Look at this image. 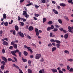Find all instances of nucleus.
<instances>
[{
  "instance_id": "obj_1",
  "label": "nucleus",
  "mask_w": 73,
  "mask_h": 73,
  "mask_svg": "<svg viewBox=\"0 0 73 73\" xmlns=\"http://www.w3.org/2000/svg\"><path fill=\"white\" fill-rule=\"evenodd\" d=\"M18 52V54L20 57H21V52H20V51L19 50L17 49L13 51H11V53L13 56H14L15 57H17V55L16 54V53Z\"/></svg>"
},
{
  "instance_id": "obj_2",
  "label": "nucleus",
  "mask_w": 73,
  "mask_h": 73,
  "mask_svg": "<svg viewBox=\"0 0 73 73\" xmlns=\"http://www.w3.org/2000/svg\"><path fill=\"white\" fill-rule=\"evenodd\" d=\"M11 45L13 46V47L15 49L17 48V45L15 43V41H13L11 42Z\"/></svg>"
},
{
  "instance_id": "obj_3",
  "label": "nucleus",
  "mask_w": 73,
  "mask_h": 73,
  "mask_svg": "<svg viewBox=\"0 0 73 73\" xmlns=\"http://www.w3.org/2000/svg\"><path fill=\"white\" fill-rule=\"evenodd\" d=\"M41 57V54H37L36 55L35 58L36 59H39Z\"/></svg>"
},
{
  "instance_id": "obj_4",
  "label": "nucleus",
  "mask_w": 73,
  "mask_h": 73,
  "mask_svg": "<svg viewBox=\"0 0 73 73\" xmlns=\"http://www.w3.org/2000/svg\"><path fill=\"white\" fill-rule=\"evenodd\" d=\"M18 34L19 36H21L22 37H24V34H23V33H22L20 31L19 32H18Z\"/></svg>"
},
{
  "instance_id": "obj_5",
  "label": "nucleus",
  "mask_w": 73,
  "mask_h": 73,
  "mask_svg": "<svg viewBox=\"0 0 73 73\" xmlns=\"http://www.w3.org/2000/svg\"><path fill=\"white\" fill-rule=\"evenodd\" d=\"M35 32L36 33V36H38L39 35V32H38V30L37 28L35 29Z\"/></svg>"
},
{
  "instance_id": "obj_6",
  "label": "nucleus",
  "mask_w": 73,
  "mask_h": 73,
  "mask_svg": "<svg viewBox=\"0 0 73 73\" xmlns=\"http://www.w3.org/2000/svg\"><path fill=\"white\" fill-rule=\"evenodd\" d=\"M2 60H3V61H5V62L6 63L8 62V61H7L8 60L7 59V58H6L4 56H2Z\"/></svg>"
},
{
  "instance_id": "obj_7",
  "label": "nucleus",
  "mask_w": 73,
  "mask_h": 73,
  "mask_svg": "<svg viewBox=\"0 0 73 73\" xmlns=\"http://www.w3.org/2000/svg\"><path fill=\"white\" fill-rule=\"evenodd\" d=\"M3 45H6V46H8V43L7 42H6L5 41H4L3 42Z\"/></svg>"
},
{
  "instance_id": "obj_8",
  "label": "nucleus",
  "mask_w": 73,
  "mask_h": 73,
  "mask_svg": "<svg viewBox=\"0 0 73 73\" xmlns=\"http://www.w3.org/2000/svg\"><path fill=\"white\" fill-rule=\"evenodd\" d=\"M53 73H57V70L56 69L53 68L51 69Z\"/></svg>"
},
{
  "instance_id": "obj_9",
  "label": "nucleus",
  "mask_w": 73,
  "mask_h": 73,
  "mask_svg": "<svg viewBox=\"0 0 73 73\" xmlns=\"http://www.w3.org/2000/svg\"><path fill=\"white\" fill-rule=\"evenodd\" d=\"M15 29L16 31H19V27L17 25H15Z\"/></svg>"
},
{
  "instance_id": "obj_10",
  "label": "nucleus",
  "mask_w": 73,
  "mask_h": 73,
  "mask_svg": "<svg viewBox=\"0 0 73 73\" xmlns=\"http://www.w3.org/2000/svg\"><path fill=\"white\" fill-rule=\"evenodd\" d=\"M68 36H69V34L67 33L65 34L64 36V38L65 39H67L68 37Z\"/></svg>"
},
{
  "instance_id": "obj_11",
  "label": "nucleus",
  "mask_w": 73,
  "mask_h": 73,
  "mask_svg": "<svg viewBox=\"0 0 73 73\" xmlns=\"http://www.w3.org/2000/svg\"><path fill=\"white\" fill-rule=\"evenodd\" d=\"M29 31H32V30H33V27L32 26H30L29 28Z\"/></svg>"
},
{
  "instance_id": "obj_12",
  "label": "nucleus",
  "mask_w": 73,
  "mask_h": 73,
  "mask_svg": "<svg viewBox=\"0 0 73 73\" xmlns=\"http://www.w3.org/2000/svg\"><path fill=\"white\" fill-rule=\"evenodd\" d=\"M60 31H62V32H63L64 33H66V30H65V29H63V28H62L60 29Z\"/></svg>"
},
{
  "instance_id": "obj_13",
  "label": "nucleus",
  "mask_w": 73,
  "mask_h": 73,
  "mask_svg": "<svg viewBox=\"0 0 73 73\" xmlns=\"http://www.w3.org/2000/svg\"><path fill=\"white\" fill-rule=\"evenodd\" d=\"M56 49H57V48H56V47H54L52 49V52H53L54 51H55Z\"/></svg>"
},
{
  "instance_id": "obj_14",
  "label": "nucleus",
  "mask_w": 73,
  "mask_h": 73,
  "mask_svg": "<svg viewBox=\"0 0 73 73\" xmlns=\"http://www.w3.org/2000/svg\"><path fill=\"white\" fill-rule=\"evenodd\" d=\"M27 11H23V16H25V15H27Z\"/></svg>"
},
{
  "instance_id": "obj_15",
  "label": "nucleus",
  "mask_w": 73,
  "mask_h": 73,
  "mask_svg": "<svg viewBox=\"0 0 73 73\" xmlns=\"http://www.w3.org/2000/svg\"><path fill=\"white\" fill-rule=\"evenodd\" d=\"M60 6H61V7H65V6L66 5L64 3H60Z\"/></svg>"
},
{
  "instance_id": "obj_16",
  "label": "nucleus",
  "mask_w": 73,
  "mask_h": 73,
  "mask_svg": "<svg viewBox=\"0 0 73 73\" xmlns=\"http://www.w3.org/2000/svg\"><path fill=\"white\" fill-rule=\"evenodd\" d=\"M52 11L54 12V13H55V14H57L58 13V11H57L56 10L54 9H53Z\"/></svg>"
},
{
  "instance_id": "obj_17",
  "label": "nucleus",
  "mask_w": 73,
  "mask_h": 73,
  "mask_svg": "<svg viewBox=\"0 0 73 73\" xmlns=\"http://www.w3.org/2000/svg\"><path fill=\"white\" fill-rule=\"evenodd\" d=\"M55 42H56L57 44H60L61 43V41H60L58 40H56Z\"/></svg>"
},
{
  "instance_id": "obj_18",
  "label": "nucleus",
  "mask_w": 73,
  "mask_h": 73,
  "mask_svg": "<svg viewBox=\"0 0 73 73\" xmlns=\"http://www.w3.org/2000/svg\"><path fill=\"white\" fill-rule=\"evenodd\" d=\"M45 73V71L44 69H42V70L39 71V73Z\"/></svg>"
},
{
  "instance_id": "obj_19",
  "label": "nucleus",
  "mask_w": 73,
  "mask_h": 73,
  "mask_svg": "<svg viewBox=\"0 0 73 73\" xmlns=\"http://www.w3.org/2000/svg\"><path fill=\"white\" fill-rule=\"evenodd\" d=\"M27 72L28 73H32V70L29 69H28Z\"/></svg>"
},
{
  "instance_id": "obj_20",
  "label": "nucleus",
  "mask_w": 73,
  "mask_h": 73,
  "mask_svg": "<svg viewBox=\"0 0 73 73\" xmlns=\"http://www.w3.org/2000/svg\"><path fill=\"white\" fill-rule=\"evenodd\" d=\"M23 54L24 55V56H27V55H28V52H27L26 51H24L23 52Z\"/></svg>"
},
{
  "instance_id": "obj_21",
  "label": "nucleus",
  "mask_w": 73,
  "mask_h": 73,
  "mask_svg": "<svg viewBox=\"0 0 73 73\" xmlns=\"http://www.w3.org/2000/svg\"><path fill=\"white\" fill-rule=\"evenodd\" d=\"M24 48H27V49H31V48L29 47H27V46H26V45H25L24 46Z\"/></svg>"
},
{
  "instance_id": "obj_22",
  "label": "nucleus",
  "mask_w": 73,
  "mask_h": 73,
  "mask_svg": "<svg viewBox=\"0 0 73 73\" xmlns=\"http://www.w3.org/2000/svg\"><path fill=\"white\" fill-rule=\"evenodd\" d=\"M64 52L65 53H66V54H69V52L68 50H64Z\"/></svg>"
},
{
  "instance_id": "obj_23",
  "label": "nucleus",
  "mask_w": 73,
  "mask_h": 73,
  "mask_svg": "<svg viewBox=\"0 0 73 73\" xmlns=\"http://www.w3.org/2000/svg\"><path fill=\"white\" fill-rule=\"evenodd\" d=\"M3 18L5 19H7V15L5 14H3Z\"/></svg>"
},
{
  "instance_id": "obj_24",
  "label": "nucleus",
  "mask_w": 73,
  "mask_h": 73,
  "mask_svg": "<svg viewBox=\"0 0 73 73\" xmlns=\"http://www.w3.org/2000/svg\"><path fill=\"white\" fill-rule=\"evenodd\" d=\"M68 3H71L72 4H73V0H68Z\"/></svg>"
},
{
  "instance_id": "obj_25",
  "label": "nucleus",
  "mask_w": 73,
  "mask_h": 73,
  "mask_svg": "<svg viewBox=\"0 0 73 73\" xmlns=\"http://www.w3.org/2000/svg\"><path fill=\"white\" fill-rule=\"evenodd\" d=\"M58 31V29L57 28L55 27L53 29V32H57V31Z\"/></svg>"
},
{
  "instance_id": "obj_26",
  "label": "nucleus",
  "mask_w": 73,
  "mask_h": 73,
  "mask_svg": "<svg viewBox=\"0 0 73 73\" xmlns=\"http://www.w3.org/2000/svg\"><path fill=\"white\" fill-rule=\"evenodd\" d=\"M48 24L49 25H51L53 24V22L51 21H49L48 22Z\"/></svg>"
},
{
  "instance_id": "obj_27",
  "label": "nucleus",
  "mask_w": 73,
  "mask_h": 73,
  "mask_svg": "<svg viewBox=\"0 0 73 73\" xmlns=\"http://www.w3.org/2000/svg\"><path fill=\"white\" fill-rule=\"evenodd\" d=\"M60 45L59 44H57L56 45V46H57V48H60Z\"/></svg>"
},
{
  "instance_id": "obj_28",
  "label": "nucleus",
  "mask_w": 73,
  "mask_h": 73,
  "mask_svg": "<svg viewBox=\"0 0 73 73\" xmlns=\"http://www.w3.org/2000/svg\"><path fill=\"white\" fill-rule=\"evenodd\" d=\"M41 3H42L43 4L45 3L46 2V1L45 0H41Z\"/></svg>"
},
{
  "instance_id": "obj_29",
  "label": "nucleus",
  "mask_w": 73,
  "mask_h": 73,
  "mask_svg": "<svg viewBox=\"0 0 73 73\" xmlns=\"http://www.w3.org/2000/svg\"><path fill=\"white\" fill-rule=\"evenodd\" d=\"M46 21V19L45 18H44L43 19V23H45V21Z\"/></svg>"
},
{
  "instance_id": "obj_30",
  "label": "nucleus",
  "mask_w": 73,
  "mask_h": 73,
  "mask_svg": "<svg viewBox=\"0 0 73 73\" xmlns=\"http://www.w3.org/2000/svg\"><path fill=\"white\" fill-rule=\"evenodd\" d=\"M4 67H5V66L3 65H2L1 66V69L2 70H3V69H4Z\"/></svg>"
},
{
  "instance_id": "obj_31",
  "label": "nucleus",
  "mask_w": 73,
  "mask_h": 73,
  "mask_svg": "<svg viewBox=\"0 0 73 73\" xmlns=\"http://www.w3.org/2000/svg\"><path fill=\"white\" fill-rule=\"evenodd\" d=\"M22 59L23 62H27V60L26 59H24L23 57L22 58Z\"/></svg>"
},
{
  "instance_id": "obj_32",
  "label": "nucleus",
  "mask_w": 73,
  "mask_h": 73,
  "mask_svg": "<svg viewBox=\"0 0 73 73\" xmlns=\"http://www.w3.org/2000/svg\"><path fill=\"white\" fill-rule=\"evenodd\" d=\"M50 41L51 42H52V43L55 42H56V40H54L53 39H52L50 40Z\"/></svg>"
},
{
  "instance_id": "obj_33",
  "label": "nucleus",
  "mask_w": 73,
  "mask_h": 73,
  "mask_svg": "<svg viewBox=\"0 0 73 73\" xmlns=\"http://www.w3.org/2000/svg\"><path fill=\"white\" fill-rule=\"evenodd\" d=\"M64 19H65L66 20H67V21H69V18H68V17H67L66 16H64Z\"/></svg>"
},
{
  "instance_id": "obj_34",
  "label": "nucleus",
  "mask_w": 73,
  "mask_h": 73,
  "mask_svg": "<svg viewBox=\"0 0 73 73\" xmlns=\"http://www.w3.org/2000/svg\"><path fill=\"white\" fill-rule=\"evenodd\" d=\"M28 51H30V53L31 54H32V53H33V51H32V50L31 49H28Z\"/></svg>"
},
{
  "instance_id": "obj_35",
  "label": "nucleus",
  "mask_w": 73,
  "mask_h": 73,
  "mask_svg": "<svg viewBox=\"0 0 73 73\" xmlns=\"http://www.w3.org/2000/svg\"><path fill=\"white\" fill-rule=\"evenodd\" d=\"M1 63L2 64H3L2 65H5V62L4 61H2L1 62Z\"/></svg>"
},
{
  "instance_id": "obj_36",
  "label": "nucleus",
  "mask_w": 73,
  "mask_h": 73,
  "mask_svg": "<svg viewBox=\"0 0 73 73\" xmlns=\"http://www.w3.org/2000/svg\"><path fill=\"white\" fill-rule=\"evenodd\" d=\"M58 21L59 22V23H60V24H62V21H61V19H58Z\"/></svg>"
},
{
  "instance_id": "obj_37",
  "label": "nucleus",
  "mask_w": 73,
  "mask_h": 73,
  "mask_svg": "<svg viewBox=\"0 0 73 73\" xmlns=\"http://www.w3.org/2000/svg\"><path fill=\"white\" fill-rule=\"evenodd\" d=\"M25 17H26V18H28L29 17V15L28 14H27L25 15Z\"/></svg>"
},
{
  "instance_id": "obj_38",
  "label": "nucleus",
  "mask_w": 73,
  "mask_h": 73,
  "mask_svg": "<svg viewBox=\"0 0 73 73\" xmlns=\"http://www.w3.org/2000/svg\"><path fill=\"white\" fill-rule=\"evenodd\" d=\"M8 22H4V25L5 26H7V25H8Z\"/></svg>"
},
{
  "instance_id": "obj_39",
  "label": "nucleus",
  "mask_w": 73,
  "mask_h": 73,
  "mask_svg": "<svg viewBox=\"0 0 73 73\" xmlns=\"http://www.w3.org/2000/svg\"><path fill=\"white\" fill-rule=\"evenodd\" d=\"M50 30H51V29L50 27H48L47 28V31H50Z\"/></svg>"
},
{
  "instance_id": "obj_40",
  "label": "nucleus",
  "mask_w": 73,
  "mask_h": 73,
  "mask_svg": "<svg viewBox=\"0 0 73 73\" xmlns=\"http://www.w3.org/2000/svg\"><path fill=\"white\" fill-rule=\"evenodd\" d=\"M20 23L21 24V26H24V22H20Z\"/></svg>"
},
{
  "instance_id": "obj_41",
  "label": "nucleus",
  "mask_w": 73,
  "mask_h": 73,
  "mask_svg": "<svg viewBox=\"0 0 73 73\" xmlns=\"http://www.w3.org/2000/svg\"><path fill=\"white\" fill-rule=\"evenodd\" d=\"M48 46L49 47L52 46V44H51V43H50L48 44Z\"/></svg>"
},
{
  "instance_id": "obj_42",
  "label": "nucleus",
  "mask_w": 73,
  "mask_h": 73,
  "mask_svg": "<svg viewBox=\"0 0 73 73\" xmlns=\"http://www.w3.org/2000/svg\"><path fill=\"white\" fill-rule=\"evenodd\" d=\"M34 16H35V17H38V16H39V15L38 14H35Z\"/></svg>"
},
{
  "instance_id": "obj_43",
  "label": "nucleus",
  "mask_w": 73,
  "mask_h": 73,
  "mask_svg": "<svg viewBox=\"0 0 73 73\" xmlns=\"http://www.w3.org/2000/svg\"><path fill=\"white\" fill-rule=\"evenodd\" d=\"M13 46H10L9 47V49L11 50H12V49H13Z\"/></svg>"
},
{
  "instance_id": "obj_44",
  "label": "nucleus",
  "mask_w": 73,
  "mask_h": 73,
  "mask_svg": "<svg viewBox=\"0 0 73 73\" xmlns=\"http://www.w3.org/2000/svg\"><path fill=\"white\" fill-rule=\"evenodd\" d=\"M50 28H51V29H54V26H53V25H51Z\"/></svg>"
},
{
  "instance_id": "obj_45",
  "label": "nucleus",
  "mask_w": 73,
  "mask_h": 73,
  "mask_svg": "<svg viewBox=\"0 0 73 73\" xmlns=\"http://www.w3.org/2000/svg\"><path fill=\"white\" fill-rule=\"evenodd\" d=\"M3 53H5V51L4 49H3L2 50Z\"/></svg>"
},
{
  "instance_id": "obj_46",
  "label": "nucleus",
  "mask_w": 73,
  "mask_h": 73,
  "mask_svg": "<svg viewBox=\"0 0 73 73\" xmlns=\"http://www.w3.org/2000/svg\"><path fill=\"white\" fill-rule=\"evenodd\" d=\"M68 61H70V62H72V61H73V60L72 59H68Z\"/></svg>"
},
{
  "instance_id": "obj_47",
  "label": "nucleus",
  "mask_w": 73,
  "mask_h": 73,
  "mask_svg": "<svg viewBox=\"0 0 73 73\" xmlns=\"http://www.w3.org/2000/svg\"><path fill=\"white\" fill-rule=\"evenodd\" d=\"M69 72H73V68H71L69 70Z\"/></svg>"
},
{
  "instance_id": "obj_48",
  "label": "nucleus",
  "mask_w": 73,
  "mask_h": 73,
  "mask_svg": "<svg viewBox=\"0 0 73 73\" xmlns=\"http://www.w3.org/2000/svg\"><path fill=\"white\" fill-rule=\"evenodd\" d=\"M53 36V33H50V36L51 37H52V36Z\"/></svg>"
},
{
  "instance_id": "obj_49",
  "label": "nucleus",
  "mask_w": 73,
  "mask_h": 73,
  "mask_svg": "<svg viewBox=\"0 0 73 73\" xmlns=\"http://www.w3.org/2000/svg\"><path fill=\"white\" fill-rule=\"evenodd\" d=\"M13 58L15 60V61H16V62H17V58H16L15 57H13Z\"/></svg>"
},
{
  "instance_id": "obj_50",
  "label": "nucleus",
  "mask_w": 73,
  "mask_h": 73,
  "mask_svg": "<svg viewBox=\"0 0 73 73\" xmlns=\"http://www.w3.org/2000/svg\"><path fill=\"white\" fill-rule=\"evenodd\" d=\"M7 60L8 61H11L12 59L11 58H8Z\"/></svg>"
},
{
  "instance_id": "obj_51",
  "label": "nucleus",
  "mask_w": 73,
  "mask_h": 73,
  "mask_svg": "<svg viewBox=\"0 0 73 73\" xmlns=\"http://www.w3.org/2000/svg\"><path fill=\"white\" fill-rule=\"evenodd\" d=\"M13 20H11V22L9 23V24H12V23H13Z\"/></svg>"
},
{
  "instance_id": "obj_52",
  "label": "nucleus",
  "mask_w": 73,
  "mask_h": 73,
  "mask_svg": "<svg viewBox=\"0 0 73 73\" xmlns=\"http://www.w3.org/2000/svg\"><path fill=\"white\" fill-rule=\"evenodd\" d=\"M16 31H15V30H14L13 32V34L14 35H16Z\"/></svg>"
},
{
  "instance_id": "obj_53",
  "label": "nucleus",
  "mask_w": 73,
  "mask_h": 73,
  "mask_svg": "<svg viewBox=\"0 0 73 73\" xmlns=\"http://www.w3.org/2000/svg\"><path fill=\"white\" fill-rule=\"evenodd\" d=\"M19 72H20L19 73H23V71H22V70H21V69H19Z\"/></svg>"
},
{
  "instance_id": "obj_54",
  "label": "nucleus",
  "mask_w": 73,
  "mask_h": 73,
  "mask_svg": "<svg viewBox=\"0 0 73 73\" xmlns=\"http://www.w3.org/2000/svg\"><path fill=\"white\" fill-rule=\"evenodd\" d=\"M27 38H29V39H31V36L28 35L27 36Z\"/></svg>"
},
{
  "instance_id": "obj_55",
  "label": "nucleus",
  "mask_w": 73,
  "mask_h": 73,
  "mask_svg": "<svg viewBox=\"0 0 73 73\" xmlns=\"http://www.w3.org/2000/svg\"><path fill=\"white\" fill-rule=\"evenodd\" d=\"M70 67H69V66L68 65L67 66V70H69V69H70Z\"/></svg>"
},
{
  "instance_id": "obj_56",
  "label": "nucleus",
  "mask_w": 73,
  "mask_h": 73,
  "mask_svg": "<svg viewBox=\"0 0 73 73\" xmlns=\"http://www.w3.org/2000/svg\"><path fill=\"white\" fill-rule=\"evenodd\" d=\"M32 5V3H30L26 5V6H29V5Z\"/></svg>"
},
{
  "instance_id": "obj_57",
  "label": "nucleus",
  "mask_w": 73,
  "mask_h": 73,
  "mask_svg": "<svg viewBox=\"0 0 73 73\" xmlns=\"http://www.w3.org/2000/svg\"><path fill=\"white\" fill-rule=\"evenodd\" d=\"M18 21H20V20H21V18L20 17V16H18Z\"/></svg>"
},
{
  "instance_id": "obj_58",
  "label": "nucleus",
  "mask_w": 73,
  "mask_h": 73,
  "mask_svg": "<svg viewBox=\"0 0 73 73\" xmlns=\"http://www.w3.org/2000/svg\"><path fill=\"white\" fill-rule=\"evenodd\" d=\"M62 70L64 72H66V70H65V69L64 68H63L62 69Z\"/></svg>"
},
{
  "instance_id": "obj_59",
  "label": "nucleus",
  "mask_w": 73,
  "mask_h": 73,
  "mask_svg": "<svg viewBox=\"0 0 73 73\" xmlns=\"http://www.w3.org/2000/svg\"><path fill=\"white\" fill-rule=\"evenodd\" d=\"M68 31L69 32H70V33H73V31H72L71 29H69Z\"/></svg>"
},
{
  "instance_id": "obj_60",
  "label": "nucleus",
  "mask_w": 73,
  "mask_h": 73,
  "mask_svg": "<svg viewBox=\"0 0 73 73\" xmlns=\"http://www.w3.org/2000/svg\"><path fill=\"white\" fill-rule=\"evenodd\" d=\"M35 7L36 8V9H37L39 7V6L37 5H35Z\"/></svg>"
},
{
  "instance_id": "obj_61",
  "label": "nucleus",
  "mask_w": 73,
  "mask_h": 73,
  "mask_svg": "<svg viewBox=\"0 0 73 73\" xmlns=\"http://www.w3.org/2000/svg\"><path fill=\"white\" fill-rule=\"evenodd\" d=\"M28 62L29 64H31V60H29Z\"/></svg>"
},
{
  "instance_id": "obj_62",
  "label": "nucleus",
  "mask_w": 73,
  "mask_h": 73,
  "mask_svg": "<svg viewBox=\"0 0 73 73\" xmlns=\"http://www.w3.org/2000/svg\"><path fill=\"white\" fill-rule=\"evenodd\" d=\"M40 61V62H43L44 61V59H43V58H42L41 59Z\"/></svg>"
},
{
  "instance_id": "obj_63",
  "label": "nucleus",
  "mask_w": 73,
  "mask_h": 73,
  "mask_svg": "<svg viewBox=\"0 0 73 73\" xmlns=\"http://www.w3.org/2000/svg\"><path fill=\"white\" fill-rule=\"evenodd\" d=\"M59 73H63V72L62 71H61V70H59Z\"/></svg>"
},
{
  "instance_id": "obj_64",
  "label": "nucleus",
  "mask_w": 73,
  "mask_h": 73,
  "mask_svg": "<svg viewBox=\"0 0 73 73\" xmlns=\"http://www.w3.org/2000/svg\"><path fill=\"white\" fill-rule=\"evenodd\" d=\"M68 29H71L72 30V27H70V26H68Z\"/></svg>"
}]
</instances>
